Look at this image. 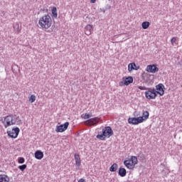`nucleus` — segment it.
<instances>
[{"instance_id": "obj_1", "label": "nucleus", "mask_w": 182, "mask_h": 182, "mask_svg": "<svg viewBox=\"0 0 182 182\" xmlns=\"http://www.w3.org/2000/svg\"><path fill=\"white\" fill-rule=\"evenodd\" d=\"M1 122L5 127V129L9 127V126H14L15 124H22V120L21 119V117L16 114H11L6 116L1 119Z\"/></svg>"}, {"instance_id": "obj_2", "label": "nucleus", "mask_w": 182, "mask_h": 182, "mask_svg": "<svg viewBox=\"0 0 182 182\" xmlns=\"http://www.w3.org/2000/svg\"><path fill=\"white\" fill-rule=\"evenodd\" d=\"M38 25L42 29H49L52 26V18L48 14L41 16L39 18Z\"/></svg>"}, {"instance_id": "obj_3", "label": "nucleus", "mask_w": 182, "mask_h": 182, "mask_svg": "<svg viewBox=\"0 0 182 182\" xmlns=\"http://www.w3.org/2000/svg\"><path fill=\"white\" fill-rule=\"evenodd\" d=\"M111 136H113V130H112L110 127H106L102 129V134L97 135V139L105 140V139H109Z\"/></svg>"}, {"instance_id": "obj_4", "label": "nucleus", "mask_w": 182, "mask_h": 182, "mask_svg": "<svg viewBox=\"0 0 182 182\" xmlns=\"http://www.w3.org/2000/svg\"><path fill=\"white\" fill-rule=\"evenodd\" d=\"M137 163H138L137 156H131L130 159L124 161V165L129 170H133V168H134Z\"/></svg>"}, {"instance_id": "obj_5", "label": "nucleus", "mask_w": 182, "mask_h": 182, "mask_svg": "<svg viewBox=\"0 0 182 182\" xmlns=\"http://www.w3.org/2000/svg\"><path fill=\"white\" fill-rule=\"evenodd\" d=\"M145 97L148 100H153L157 97V91L154 89L148 88V90L145 92Z\"/></svg>"}, {"instance_id": "obj_6", "label": "nucleus", "mask_w": 182, "mask_h": 182, "mask_svg": "<svg viewBox=\"0 0 182 182\" xmlns=\"http://www.w3.org/2000/svg\"><path fill=\"white\" fill-rule=\"evenodd\" d=\"M19 132H21L19 128L16 127L13 128L11 131H8L7 134L9 137H11L12 139H16L19 134Z\"/></svg>"}, {"instance_id": "obj_7", "label": "nucleus", "mask_w": 182, "mask_h": 182, "mask_svg": "<svg viewBox=\"0 0 182 182\" xmlns=\"http://www.w3.org/2000/svg\"><path fill=\"white\" fill-rule=\"evenodd\" d=\"M100 121V118L97 117L85 121V124H86V126H96Z\"/></svg>"}, {"instance_id": "obj_8", "label": "nucleus", "mask_w": 182, "mask_h": 182, "mask_svg": "<svg viewBox=\"0 0 182 182\" xmlns=\"http://www.w3.org/2000/svg\"><path fill=\"white\" fill-rule=\"evenodd\" d=\"M68 127H69V122H65L60 126H57L55 128V132L57 133H63V132L68 130Z\"/></svg>"}, {"instance_id": "obj_9", "label": "nucleus", "mask_w": 182, "mask_h": 182, "mask_svg": "<svg viewBox=\"0 0 182 182\" xmlns=\"http://www.w3.org/2000/svg\"><path fill=\"white\" fill-rule=\"evenodd\" d=\"M128 123H129V124L134 125L140 124V123H143V119L140 118V117L129 118Z\"/></svg>"}, {"instance_id": "obj_10", "label": "nucleus", "mask_w": 182, "mask_h": 182, "mask_svg": "<svg viewBox=\"0 0 182 182\" xmlns=\"http://www.w3.org/2000/svg\"><path fill=\"white\" fill-rule=\"evenodd\" d=\"M130 83H133V77H128L126 78H123V80L119 82V86H123L124 85L125 86H129Z\"/></svg>"}, {"instance_id": "obj_11", "label": "nucleus", "mask_w": 182, "mask_h": 182, "mask_svg": "<svg viewBox=\"0 0 182 182\" xmlns=\"http://www.w3.org/2000/svg\"><path fill=\"white\" fill-rule=\"evenodd\" d=\"M146 70L148 73H156L159 71V68L156 65H147Z\"/></svg>"}, {"instance_id": "obj_12", "label": "nucleus", "mask_w": 182, "mask_h": 182, "mask_svg": "<svg viewBox=\"0 0 182 182\" xmlns=\"http://www.w3.org/2000/svg\"><path fill=\"white\" fill-rule=\"evenodd\" d=\"M156 95L163 96L164 95V85L163 84H159L156 86Z\"/></svg>"}, {"instance_id": "obj_13", "label": "nucleus", "mask_w": 182, "mask_h": 182, "mask_svg": "<svg viewBox=\"0 0 182 182\" xmlns=\"http://www.w3.org/2000/svg\"><path fill=\"white\" fill-rule=\"evenodd\" d=\"M92 31H93V26L88 24L85 28V35H92Z\"/></svg>"}, {"instance_id": "obj_14", "label": "nucleus", "mask_w": 182, "mask_h": 182, "mask_svg": "<svg viewBox=\"0 0 182 182\" xmlns=\"http://www.w3.org/2000/svg\"><path fill=\"white\" fill-rule=\"evenodd\" d=\"M140 68L139 66H136V63H132L128 65V70L129 72H132V70H139Z\"/></svg>"}, {"instance_id": "obj_15", "label": "nucleus", "mask_w": 182, "mask_h": 182, "mask_svg": "<svg viewBox=\"0 0 182 182\" xmlns=\"http://www.w3.org/2000/svg\"><path fill=\"white\" fill-rule=\"evenodd\" d=\"M75 160L77 169H79V167H80V164L82 163V161H80V156H79V154H75Z\"/></svg>"}, {"instance_id": "obj_16", "label": "nucleus", "mask_w": 182, "mask_h": 182, "mask_svg": "<svg viewBox=\"0 0 182 182\" xmlns=\"http://www.w3.org/2000/svg\"><path fill=\"white\" fill-rule=\"evenodd\" d=\"M149 114L148 112V111H142V116L139 117V118L142 119V123L143 122H146V120H147V119H149Z\"/></svg>"}, {"instance_id": "obj_17", "label": "nucleus", "mask_w": 182, "mask_h": 182, "mask_svg": "<svg viewBox=\"0 0 182 182\" xmlns=\"http://www.w3.org/2000/svg\"><path fill=\"white\" fill-rule=\"evenodd\" d=\"M35 158L37 160H42V159H43V152L41 151H36L35 152Z\"/></svg>"}, {"instance_id": "obj_18", "label": "nucleus", "mask_w": 182, "mask_h": 182, "mask_svg": "<svg viewBox=\"0 0 182 182\" xmlns=\"http://www.w3.org/2000/svg\"><path fill=\"white\" fill-rule=\"evenodd\" d=\"M118 174L119 176H120V177H126V174H127V171L124 168H119Z\"/></svg>"}, {"instance_id": "obj_19", "label": "nucleus", "mask_w": 182, "mask_h": 182, "mask_svg": "<svg viewBox=\"0 0 182 182\" xmlns=\"http://www.w3.org/2000/svg\"><path fill=\"white\" fill-rule=\"evenodd\" d=\"M0 182H9V177L5 174L0 175Z\"/></svg>"}, {"instance_id": "obj_20", "label": "nucleus", "mask_w": 182, "mask_h": 182, "mask_svg": "<svg viewBox=\"0 0 182 182\" xmlns=\"http://www.w3.org/2000/svg\"><path fill=\"white\" fill-rule=\"evenodd\" d=\"M51 12L53 18H58V10L56 7H53Z\"/></svg>"}, {"instance_id": "obj_21", "label": "nucleus", "mask_w": 182, "mask_h": 182, "mask_svg": "<svg viewBox=\"0 0 182 182\" xmlns=\"http://www.w3.org/2000/svg\"><path fill=\"white\" fill-rule=\"evenodd\" d=\"M143 29H147L149 26H150V22L149 21H144L141 24Z\"/></svg>"}, {"instance_id": "obj_22", "label": "nucleus", "mask_w": 182, "mask_h": 182, "mask_svg": "<svg viewBox=\"0 0 182 182\" xmlns=\"http://www.w3.org/2000/svg\"><path fill=\"white\" fill-rule=\"evenodd\" d=\"M117 164H114L113 165L111 166L109 168V171L114 172L117 170Z\"/></svg>"}, {"instance_id": "obj_23", "label": "nucleus", "mask_w": 182, "mask_h": 182, "mask_svg": "<svg viewBox=\"0 0 182 182\" xmlns=\"http://www.w3.org/2000/svg\"><path fill=\"white\" fill-rule=\"evenodd\" d=\"M35 100H36V96H35V95H31L28 97V102H30V103H33Z\"/></svg>"}, {"instance_id": "obj_24", "label": "nucleus", "mask_w": 182, "mask_h": 182, "mask_svg": "<svg viewBox=\"0 0 182 182\" xmlns=\"http://www.w3.org/2000/svg\"><path fill=\"white\" fill-rule=\"evenodd\" d=\"M92 113H86L85 114L82 115V119H85V120L87 119H90V117H92Z\"/></svg>"}, {"instance_id": "obj_25", "label": "nucleus", "mask_w": 182, "mask_h": 182, "mask_svg": "<svg viewBox=\"0 0 182 182\" xmlns=\"http://www.w3.org/2000/svg\"><path fill=\"white\" fill-rule=\"evenodd\" d=\"M176 41H177V38L176 37L172 38L171 40V45H173V46H174L175 45H177V43H176Z\"/></svg>"}, {"instance_id": "obj_26", "label": "nucleus", "mask_w": 182, "mask_h": 182, "mask_svg": "<svg viewBox=\"0 0 182 182\" xmlns=\"http://www.w3.org/2000/svg\"><path fill=\"white\" fill-rule=\"evenodd\" d=\"M18 168H19V170H21V171H23V170H25V168H26V164H23V165H21V166H18Z\"/></svg>"}, {"instance_id": "obj_27", "label": "nucleus", "mask_w": 182, "mask_h": 182, "mask_svg": "<svg viewBox=\"0 0 182 182\" xmlns=\"http://www.w3.org/2000/svg\"><path fill=\"white\" fill-rule=\"evenodd\" d=\"M18 163L19 164H23V163H25V159L21 157L18 159Z\"/></svg>"}, {"instance_id": "obj_28", "label": "nucleus", "mask_w": 182, "mask_h": 182, "mask_svg": "<svg viewBox=\"0 0 182 182\" xmlns=\"http://www.w3.org/2000/svg\"><path fill=\"white\" fill-rule=\"evenodd\" d=\"M138 89H139V90H149V88H147L144 86H139Z\"/></svg>"}, {"instance_id": "obj_29", "label": "nucleus", "mask_w": 182, "mask_h": 182, "mask_svg": "<svg viewBox=\"0 0 182 182\" xmlns=\"http://www.w3.org/2000/svg\"><path fill=\"white\" fill-rule=\"evenodd\" d=\"M100 12H103V14H105V12H106V10L105 9H100Z\"/></svg>"}, {"instance_id": "obj_30", "label": "nucleus", "mask_w": 182, "mask_h": 182, "mask_svg": "<svg viewBox=\"0 0 182 182\" xmlns=\"http://www.w3.org/2000/svg\"><path fill=\"white\" fill-rule=\"evenodd\" d=\"M78 182H86V181H85V179L80 178V179L78 181Z\"/></svg>"}, {"instance_id": "obj_31", "label": "nucleus", "mask_w": 182, "mask_h": 182, "mask_svg": "<svg viewBox=\"0 0 182 182\" xmlns=\"http://www.w3.org/2000/svg\"><path fill=\"white\" fill-rule=\"evenodd\" d=\"M91 4H95L96 2V0H90Z\"/></svg>"}, {"instance_id": "obj_32", "label": "nucleus", "mask_w": 182, "mask_h": 182, "mask_svg": "<svg viewBox=\"0 0 182 182\" xmlns=\"http://www.w3.org/2000/svg\"><path fill=\"white\" fill-rule=\"evenodd\" d=\"M5 15V12L4 11H2L1 12V16H4Z\"/></svg>"}]
</instances>
